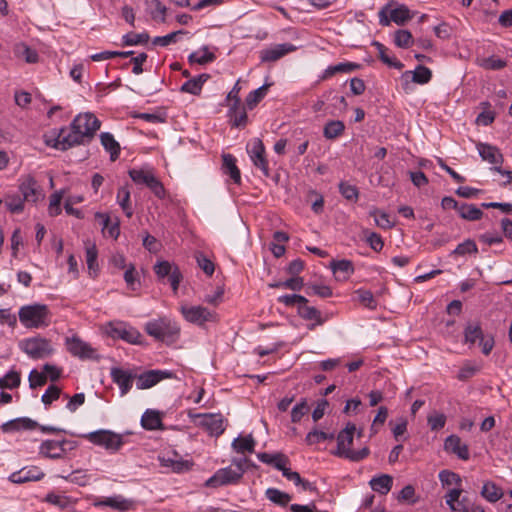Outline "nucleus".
Here are the masks:
<instances>
[{"mask_svg": "<svg viewBox=\"0 0 512 512\" xmlns=\"http://www.w3.org/2000/svg\"><path fill=\"white\" fill-rule=\"evenodd\" d=\"M100 127L101 122L93 113H80L68 128L55 131L54 139L47 140L46 143L55 149L66 151L74 146L90 143Z\"/></svg>", "mask_w": 512, "mask_h": 512, "instance_id": "f257e3e1", "label": "nucleus"}, {"mask_svg": "<svg viewBox=\"0 0 512 512\" xmlns=\"http://www.w3.org/2000/svg\"><path fill=\"white\" fill-rule=\"evenodd\" d=\"M356 431L355 424L348 422L346 427L342 429L337 435V448L333 454L337 457L348 459L352 462H359L369 456L370 450L368 447H363L360 450H353L354 433Z\"/></svg>", "mask_w": 512, "mask_h": 512, "instance_id": "f03ea898", "label": "nucleus"}, {"mask_svg": "<svg viewBox=\"0 0 512 512\" xmlns=\"http://www.w3.org/2000/svg\"><path fill=\"white\" fill-rule=\"evenodd\" d=\"M144 330L156 341L166 345L176 343L180 337V327L177 322L165 316L148 321Z\"/></svg>", "mask_w": 512, "mask_h": 512, "instance_id": "7ed1b4c3", "label": "nucleus"}, {"mask_svg": "<svg viewBox=\"0 0 512 512\" xmlns=\"http://www.w3.org/2000/svg\"><path fill=\"white\" fill-rule=\"evenodd\" d=\"M19 320L26 328H44L50 325L51 313L45 304L22 306L18 312Z\"/></svg>", "mask_w": 512, "mask_h": 512, "instance_id": "20e7f679", "label": "nucleus"}, {"mask_svg": "<svg viewBox=\"0 0 512 512\" xmlns=\"http://www.w3.org/2000/svg\"><path fill=\"white\" fill-rule=\"evenodd\" d=\"M20 348L32 359H44L54 352L50 340L39 336L24 339Z\"/></svg>", "mask_w": 512, "mask_h": 512, "instance_id": "39448f33", "label": "nucleus"}, {"mask_svg": "<svg viewBox=\"0 0 512 512\" xmlns=\"http://www.w3.org/2000/svg\"><path fill=\"white\" fill-rule=\"evenodd\" d=\"M129 176L136 184H143L147 186L159 199H163L165 197V188L161 181L155 177L152 171L144 169H130Z\"/></svg>", "mask_w": 512, "mask_h": 512, "instance_id": "423d86ee", "label": "nucleus"}, {"mask_svg": "<svg viewBox=\"0 0 512 512\" xmlns=\"http://www.w3.org/2000/svg\"><path fill=\"white\" fill-rule=\"evenodd\" d=\"M91 443L103 446L107 450L118 451L123 445V438L120 434L110 430H98L84 435Z\"/></svg>", "mask_w": 512, "mask_h": 512, "instance_id": "0eeeda50", "label": "nucleus"}, {"mask_svg": "<svg viewBox=\"0 0 512 512\" xmlns=\"http://www.w3.org/2000/svg\"><path fill=\"white\" fill-rule=\"evenodd\" d=\"M243 477V470L234 469L231 466L217 470L206 482L205 486L218 488L225 485H235Z\"/></svg>", "mask_w": 512, "mask_h": 512, "instance_id": "6e6552de", "label": "nucleus"}, {"mask_svg": "<svg viewBox=\"0 0 512 512\" xmlns=\"http://www.w3.org/2000/svg\"><path fill=\"white\" fill-rule=\"evenodd\" d=\"M154 272L159 280L168 277V281L174 292L178 290L179 284L182 280V274L177 265H172L170 262L163 260L154 265Z\"/></svg>", "mask_w": 512, "mask_h": 512, "instance_id": "1a4fd4ad", "label": "nucleus"}, {"mask_svg": "<svg viewBox=\"0 0 512 512\" xmlns=\"http://www.w3.org/2000/svg\"><path fill=\"white\" fill-rule=\"evenodd\" d=\"M182 314L187 321L197 325H203L206 322H214L217 318L215 312L203 306L183 307Z\"/></svg>", "mask_w": 512, "mask_h": 512, "instance_id": "9d476101", "label": "nucleus"}, {"mask_svg": "<svg viewBox=\"0 0 512 512\" xmlns=\"http://www.w3.org/2000/svg\"><path fill=\"white\" fill-rule=\"evenodd\" d=\"M67 350L80 359H96V350L77 336L66 339Z\"/></svg>", "mask_w": 512, "mask_h": 512, "instance_id": "9b49d317", "label": "nucleus"}, {"mask_svg": "<svg viewBox=\"0 0 512 512\" xmlns=\"http://www.w3.org/2000/svg\"><path fill=\"white\" fill-rule=\"evenodd\" d=\"M171 371L150 370L137 376L136 386L138 389H148L159 383L163 379L173 378Z\"/></svg>", "mask_w": 512, "mask_h": 512, "instance_id": "f8f14e48", "label": "nucleus"}, {"mask_svg": "<svg viewBox=\"0 0 512 512\" xmlns=\"http://www.w3.org/2000/svg\"><path fill=\"white\" fill-rule=\"evenodd\" d=\"M297 47L291 43L277 44L260 51V60L262 63L275 62L285 55L294 52Z\"/></svg>", "mask_w": 512, "mask_h": 512, "instance_id": "ddd939ff", "label": "nucleus"}, {"mask_svg": "<svg viewBox=\"0 0 512 512\" xmlns=\"http://www.w3.org/2000/svg\"><path fill=\"white\" fill-rule=\"evenodd\" d=\"M109 334L113 338H119L131 344L141 343V333L133 327H126L123 323L110 324Z\"/></svg>", "mask_w": 512, "mask_h": 512, "instance_id": "4468645a", "label": "nucleus"}, {"mask_svg": "<svg viewBox=\"0 0 512 512\" xmlns=\"http://www.w3.org/2000/svg\"><path fill=\"white\" fill-rule=\"evenodd\" d=\"M19 190L22 194V198L26 202L36 203L40 197H43L42 190L37 181L30 175L22 179Z\"/></svg>", "mask_w": 512, "mask_h": 512, "instance_id": "2eb2a0df", "label": "nucleus"}, {"mask_svg": "<svg viewBox=\"0 0 512 512\" xmlns=\"http://www.w3.org/2000/svg\"><path fill=\"white\" fill-rule=\"evenodd\" d=\"M110 376L112 381L118 385L122 396L126 395L131 390L133 380L136 378V375L131 371L118 367L111 368Z\"/></svg>", "mask_w": 512, "mask_h": 512, "instance_id": "dca6fc26", "label": "nucleus"}, {"mask_svg": "<svg viewBox=\"0 0 512 512\" xmlns=\"http://www.w3.org/2000/svg\"><path fill=\"white\" fill-rule=\"evenodd\" d=\"M68 443L69 441L65 439L62 441L45 440L39 447V454L50 459L63 458L66 453L65 445Z\"/></svg>", "mask_w": 512, "mask_h": 512, "instance_id": "f3484780", "label": "nucleus"}, {"mask_svg": "<svg viewBox=\"0 0 512 512\" xmlns=\"http://www.w3.org/2000/svg\"><path fill=\"white\" fill-rule=\"evenodd\" d=\"M45 476L44 472L37 466L23 467L22 469L13 472L9 476V481L15 484H22L31 481L41 480Z\"/></svg>", "mask_w": 512, "mask_h": 512, "instance_id": "a211bd4d", "label": "nucleus"}, {"mask_svg": "<svg viewBox=\"0 0 512 512\" xmlns=\"http://www.w3.org/2000/svg\"><path fill=\"white\" fill-rule=\"evenodd\" d=\"M201 417V425L209 432L211 436H220L225 431L224 418L221 414H197Z\"/></svg>", "mask_w": 512, "mask_h": 512, "instance_id": "6ab92c4d", "label": "nucleus"}, {"mask_svg": "<svg viewBox=\"0 0 512 512\" xmlns=\"http://www.w3.org/2000/svg\"><path fill=\"white\" fill-rule=\"evenodd\" d=\"M431 78L432 71L428 67L423 65H418L413 72L405 71L402 74V79L405 81V85H408L410 81L420 85H424L430 82Z\"/></svg>", "mask_w": 512, "mask_h": 512, "instance_id": "aec40b11", "label": "nucleus"}, {"mask_svg": "<svg viewBox=\"0 0 512 512\" xmlns=\"http://www.w3.org/2000/svg\"><path fill=\"white\" fill-rule=\"evenodd\" d=\"M444 448L457 455L461 460H468L470 457L469 448L466 444H462V441L457 435H450L445 439Z\"/></svg>", "mask_w": 512, "mask_h": 512, "instance_id": "412c9836", "label": "nucleus"}, {"mask_svg": "<svg viewBox=\"0 0 512 512\" xmlns=\"http://www.w3.org/2000/svg\"><path fill=\"white\" fill-rule=\"evenodd\" d=\"M464 344L469 346L475 345L476 342L482 340L484 333L479 321H470L465 325L464 331Z\"/></svg>", "mask_w": 512, "mask_h": 512, "instance_id": "4be33fe9", "label": "nucleus"}, {"mask_svg": "<svg viewBox=\"0 0 512 512\" xmlns=\"http://www.w3.org/2000/svg\"><path fill=\"white\" fill-rule=\"evenodd\" d=\"M96 507H111L118 511H128L132 508L133 502L124 498L121 495L106 497L100 501L95 502Z\"/></svg>", "mask_w": 512, "mask_h": 512, "instance_id": "5701e85b", "label": "nucleus"}, {"mask_svg": "<svg viewBox=\"0 0 512 512\" xmlns=\"http://www.w3.org/2000/svg\"><path fill=\"white\" fill-rule=\"evenodd\" d=\"M222 171L228 175L235 184L241 183V173L236 165V158L232 154L222 155Z\"/></svg>", "mask_w": 512, "mask_h": 512, "instance_id": "b1692460", "label": "nucleus"}, {"mask_svg": "<svg viewBox=\"0 0 512 512\" xmlns=\"http://www.w3.org/2000/svg\"><path fill=\"white\" fill-rule=\"evenodd\" d=\"M38 426L39 424L36 421L28 417H21L4 423L1 426V429L3 432H12L19 430H32L37 428Z\"/></svg>", "mask_w": 512, "mask_h": 512, "instance_id": "393cba45", "label": "nucleus"}, {"mask_svg": "<svg viewBox=\"0 0 512 512\" xmlns=\"http://www.w3.org/2000/svg\"><path fill=\"white\" fill-rule=\"evenodd\" d=\"M477 149L483 160L491 164H502L503 156L496 147L486 143H479Z\"/></svg>", "mask_w": 512, "mask_h": 512, "instance_id": "a878e982", "label": "nucleus"}, {"mask_svg": "<svg viewBox=\"0 0 512 512\" xmlns=\"http://www.w3.org/2000/svg\"><path fill=\"white\" fill-rule=\"evenodd\" d=\"M257 458L265 464L272 465L275 469L281 471L284 465L289 463V458L283 453L270 454L261 452L257 454Z\"/></svg>", "mask_w": 512, "mask_h": 512, "instance_id": "bb28decb", "label": "nucleus"}, {"mask_svg": "<svg viewBox=\"0 0 512 512\" xmlns=\"http://www.w3.org/2000/svg\"><path fill=\"white\" fill-rule=\"evenodd\" d=\"M360 68L361 64L355 62L338 63L336 65L328 66L321 76V79L326 80L337 73H351L353 71L359 70Z\"/></svg>", "mask_w": 512, "mask_h": 512, "instance_id": "cd10ccee", "label": "nucleus"}, {"mask_svg": "<svg viewBox=\"0 0 512 512\" xmlns=\"http://www.w3.org/2000/svg\"><path fill=\"white\" fill-rule=\"evenodd\" d=\"M100 141L104 149L110 153L111 161H116L120 155L121 148L114 136L109 132H103L100 134Z\"/></svg>", "mask_w": 512, "mask_h": 512, "instance_id": "c85d7f7f", "label": "nucleus"}, {"mask_svg": "<svg viewBox=\"0 0 512 512\" xmlns=\"http://www.w3.org/2000/svg\"><path fill=\"white\" fill-rule=\"evenodd\" d=\"M297 311L301 318L309 321H315L314 324L309 326L310 330H313L316 325H322L325 321L321 316V312L315 307L308 305H299Z\"/></svg>", "mask_w": 512, "mask_h": 512, "instance_id": "c756f323", "label": "nucleus"}, {"mask_svg": "<svg viewBox=\"0 0 512 512\" xmlns=\"http://www.w3.org/2000/svg\"><path fill=\"white\" fill-rule=\"evenodd\" d=\"M370 486L375 492L386 495L390 492L393 485V478L388 474L374 477L370 480Z\"/></svg>", "mask_w": 512, "mask_h": 512, "instance_id": "7c9ffc66", "label": "nucleus"}, {"mask_svg": "<svg viewBox=\"0 0 512 512\" xmlns=\"http://www.w3.org/2000/svg\"><path fill=\"white\" fill-rule=\"evenodd\" d=\"M372 45L377 49L378 57L384 64L397 70H401L404 67L402 62L388 55V48L385 45L378 41H374Z\"/></svg>", "mask_w": 512, "mask_h": 512, "instance_id": "2f4dec72", "label": "nucleus"}, {"mask_svg": "<svg viewBox=\"0 0 512 512\" xmlns=\"http://www.w3.org/2000/svg\"><path fill=\"white\" fill-rule=\"evenodd\" d=\"M481 496L491 503H495L503 497V491L493 481H486L480 492Z\"/></svg>", "mask_w": 512, "mask_h": 512, "instance_id": "473e14b6", "label": "nucleus"}, {"mask_svg": "<svg viewBox=\"0 0 512 512\" xmlns=\"http://www.w3.org/2000/svg\"><path fill=\"white\" fill-rule=\"evenodd\" d=\"M141 425L146 430H156L162 428V419L158 411L146 410L141 418Z\"/></svg>", "mask_w": 512, "mask_h": 512, "instance_id": "72a5a7b5", "label": "nucleus"}, {"mask_svg": "<svg viewBox=\"0 0 512 512\" xmlns=\"http://www.w3.org/2000/svg\"><path fill=\"white\" fill-rule=\"evenodd\" d=\"M458 214L468 221H477L483 217V211L474 204L460 203Z\"/></svg>", "mask_w": 512, "mask_h": 512, "instance_id": "f704fd0d", "label": "nucleus"}, {"mask_svg": "<svg viewBox=\"0 0 512 512\" xmlns=\"http://www.w3.org/2000/svg\"><path fill=\"white\" fill-rule=\"evenodd\" d=\"M345 125L340 120L328 121L323 128V135L326 139L333 140L344 133Z\"/></svg>", "mask_w": 512, "mask_h": 512, "instance_id": "c9c22d12", "label": "nucleus"}, {"mask_svg": "<svg viewBox=\"0 0 512 512\" xmlns=\"http://www.w3.org/2000/svg\"><path fill=\"white\" fill-rule=\"evenodd\" d=\"M265 496L268 500L281 507H286L292 499V496L290 494L283 492L277 488H268L265 491Z\"/></svg>", "mask_w": 512, "mask_h": 512, "instance_id": "e433bc0d", "label": "nucleus"}, {"mask_svg": "<svg viewBox=\"0 0 512 512\" xmlns=\"http://www.w3.org/2000/svg\"><path fill=\"white\" fill-rule=\"evenodd\" d=\"M255 440L251 434L245 436V437H237L232 442L233 449L238 453H253L255 448Z\"/></svg>", "mask_w": 512, "mask_h": 512, "instance_id": "4c0bfd02", "label": "nucleus"}, {"mask_svg": "<svg viewBox=\"0 0 512 512\" xmlns=\"http://www.w3.org/2000/svg\"><path fill=\"white\" fill-rule=\"evenodd\" d=\"M330 268L334 274L343 273V280H346L354 272L353 263L350 260H333L330 263Z\"/></svg>", "mask_w": 512, "mask_h": 512, "instance_id": "58836bf2", "label": "nucleus"}, {"mask_svg": "<svg viewBox=\"0 0 512 512\" xmlns=\"http://www.w3.org/2000/svg\"><path fill=\"white\" fill-rule=\"evenodd\" d=\"M14 54L18 58H23L27 63H36L38 61V53L35 49L30 48L26 44H17L14 48Z\"/></svg>", "mask_w": 512, "mask_h": 512, "instance_id": "ea45409f", "label": "nucleus"}, {"mask_svg": "<svg viewBox=\"0 0 512 512\" xmlns=\"http://www.w3.org/2000/svg\"><path fill=\"white\" fill-rule=\"evenodd\" d=\"M369 216L372 217L375 224L382 229L388 230L394 226V222L390 219L389 214L377 208L370 210Z\"/></svg>", "mask_w": 512, "mask_h": 512, "instance_id": "a19ab883", "label": "nucleus"}, {"mask_svg": "<svg viewBox=\"0 0 512 512\" xmlns=\"http://www.w3.org/2000/svg\"><path fill=\"white\" fill-rule=\"evenodd\" d=\"M202 54L199 52H193L189 55L188 60L191 64H200L205 65L207 63L213 62L216 59L214 53L209 52L208 47L204 46L201 49Z\"/></svg>", "mask_w": 512, "mask_h": 512, "instance_id": "79ce46f5", "label": "nucleus"}, {"mask_svg": "<svg viewBox=\"0 0 512 512\" xmlns=\"http://www.w3.org/2000/svg\"><path fill=\"white\" fill-rule=\"evenodd\" d=\"M147 3L153 7L150 12L151 18L155 21L165 23L167 7L160 0H150Z\"/></svg>", "mask_w": 512, "mask_h": 512, "instance_id": "37998d69", "label": "nucleus"}, {"mask_svg": "<svg viewBox=\"0 0 512 512\" xmlns=\"http://www.w3.org/2000/svg\"><path fill=\"white\" fill-rule=\"evenodd\" d=\"M271 84H264L258 89L251 91L246 97V105L249 109H253L266 95Z\"/></svg>", "mask_w": 512, "mask_h": 512, "instance_id": "c03bdc74", "label": "nucleus"}, {"mask_svg": "<svg viewBox=\"0 0 512 512\" xmlns=\"http://www.w3.org/2000/svg\"><path fill=\"white\" fill-rule=\"evenodd\" d=\"M150 37L146 32L143 33H134L130 32L125 34L122 37V42L124 46H135L139 44H147Z\"/></svg>", "mask_w": 512, "mask_h": 512, "instance_id": "a18cd8bd", "label": "nucleus"}, {"mask_svg": "<svg viewBox=\"0 0 512 512\" xmlns=\"http://www.w3.org/2000/svg\"><path fill=\"white\" fill-rule=\"evenodd\" d=\"M117 200L127 217L133 215V210L130 206V191L126 187H120L117 192Z\"/></svg>", "mask_w": 512, "mask_h": 512, "instance_id": "49530a36", "label": "nucleus"}, {"mask_svg": "<svg viewBox=\"0 0 512 512\" xmlns=\"http://www.w3.org/2000/svg\"><path fill=\"white\" fill-rule=\"evenodd\" d=\"M21 383L20 373L14 370L9 371L4 377L0 378L1 389H14Z\"/></svg>", "mask_w": 512, "mask_h": 512, "instance_id": "de8ad7c7", "label": "nucleus"}, {"mask_svg": "<svg viewBox=\"0 0 512 512\" xmlns=\"http://www.w3.org/2000/svg\"><path fill=\"white\" fill-rule=\"evenodd\" d=\"M334 438V433H326L315 428L306 435L305 441L308 445H313L325 440H333Z\"/></svg>", "mask_w": 512, "mask_h": 512, "instance_id": "09e8293b", "label": "nucleus"}, {"mask_svg": "<svg viewBox=\"0 0 512 512\" xmlns=\"http://www.w3.org/2000/svg\"><path fill=\"white\" fill-rule=\"evenodd\" d=\"M339 192L348 201L357 202L359 198L358 188L345 181L339 183Z\"/></svg>", "mask_w": 512, "mask_h": 512, "instance_id": "8fccbe9b", "label": "nucleus"}, {"mask_svg": "<svg viewBox=\"0 0 512 512\" xmlns=\"http://www.w3.org/2000/svg\"><path fill=\"white\" fill-rule=\"evenodd\" d=\"M413 42V36L408 30L400 29L394 34V43L400 48H408Z\"/></svg>", "mask_w": 512, "mask_h": 512, "instance_id": "3c124183", "label": "nucleus"}, {"mask_svg": "<svg viewBox=\"0 0 512 512\" xmlns=\"http://www.w3.org/2000/svg\"><path fill=\"white\" fill-rule=\"evenodd\" d=\"M479 65L487 70H501L507 66V62L503 59L490 56L480 60Z\"/></svg>", "mask_w": 512, "mask_h": 512, "instance_id": "603ef678", "label": "nucleus"}, {"mask_svg": "<svg viewBox=\"0 0 512 512\" xmlns=\"http://www.w3.org/2000/svg\"><path fill=\"white\" fill-rule=\"evenodd\" d=\"M187 33L188 32L185 30L174 31L165 36H157V37L153 38L152 43H153V45H159V46L165 47V46L170 45L171 43H176L177 37L179 35H186Z\"/></svg>", "mask_w": 512, "mask_h": 512, "instance_id": "864d4df0", "label": "nucleus"}, {"mask_svg": "<svg viewBox=\"0 0 512 512\" xmlns=\"http://www.w3.org/2000/svg\"><path fill=\"white\" fill-rule=\"evenodd\" d=\"M390 17L393 22L398 25H403L411 18L409 9L402 5L390 11Z\"/></svg>", "mask_w": 512, "mask_h": 512, "instance_id": "5fc2aeb1", "label": "nucleus"}, {"mask_svg": "<svg viewBox=\"0 0 512 512\" xmlns=\"http://www.w3.org/2000/svg\"><path fill=\"white\" fill-rule=\"evenodd\" d=\"M63 190L56 191L50 196L48 213L50 216L55 217L61 213V200L63 198Z\"/></svg>", "mask_w": 512, "mask_h": 512, "instance_id": "6e6d98bb", "label": "nucleus"}, {"mask_svg": "<svg viewBox=\"0 0 512 512\" xmlns=\"http://www.w3.org/2000/svg\"><path fill=\"white\" fill-rule=\"evenodd\" d=\"M195 258L198 266L204 271L207 276H212L215 271L214 263L202 252H197Z\"/></svg>", "mask_w": 512, "mask_h": 512, "instance_id": "4d7b16f0", "label": "nucleus"}, {"mask_svg": "<svg viewBox=\"0 0 512 512\" xmlns=\"http://www.w3.org/2000/svg\"><path fill=\"white\" fill-rule=\"evenodd\" d=\"M388 417V409L385 406H381L378 409V412L373 420L370 431L371 435H375L378 433L379 428L385 423Z\"/></svg>", "mask_w": 512, "mask_h": 512, "instance_id": "13d9d810", "label": "nucleus"}, {"mask_svg": "<svg viewBox=\"0 0 512 512\" xmlns=\"http://www.w3.org/2000/svg\"><path fill=\"white\" fill-rule=\"evenodd\" d=\"M478 248L476 243L472 239H467L463 243L457 245V247L453 250L452 254L455 255H466L471 253H477Z\"/></svg>", "mask_w": 512, "mask_h": 512, "instance_id": "bf43d9fd", "label": "nucleus"}, {"mask_svg": "<svg viewBox=\"0 0 512 512\" xmlns=\"http://www.w3.org/2000/svg\"><path fill=\"white\" fill-rule=\"evenodd\" d=\"M24 199L18 195L8 196L5 204L11 213H21L24 210Z\"/></svg>", "mask_w": 512, "mask_h": 512, "instance_id": "052dcab7", "label": "nucleus"}, {"mask_svg": "<svg viewBox=\"0 0 512 512\" xmlns=\"http://www.w3.org/2000/svg\"><path fill=\"white\" fill-rule=\"evenodd\" d=\"M439 479L443 485H448V486L453 485V484L456 486H461V482H462L460 476L457 473L449 471V470H442L439 473Z\"/></svg>", "mask_w": 512, "mask_h": 512, "instance_id": "680f3d73", "label": "nucleus"}, {"mask_svg": "<svg viewBox=\"0 0 512 512\" xmlns=\"http://www.w3.org/2000/svg\"><path fill=\"white\" fill-rule=\"evenodd\" d=\"M359 296V301L367 308L375 310L377 308V301L374 299L373 293L369 290L359 289L356 292Z\"/></svg>", "mask_w": 512, "mask_h": 512, "instance_id": "e2e57ef3", "label": "nucleus"}, {"mask_svg": "<svg viewBox=\"0 0 512 512\" xmlns=\"http://www.w3.org/2000/svg\"><path fill=\"white\" fill-rule=\"evenodd\" d=\"M229 116L232 120V125L235 127H244L247 124L248 116L245 108L240 105V108L236 111L229 112Z\"/></svg>", "mask_w": 512, "mask_h": 512, "instance_id": "0e129e2a", "label": "nucleus"}, {"mask_svg": "<svg viewBox=\"0 0 512 512\" xmlns=\"http://www.w3.org/2000/svg\"><path fill=\"white\" fill-rule=\"evenodd\" d=\"M309 411L306 399H302L300 403L296 404L291 411V421L297 423Z\"/></svg>", "mask_w": 512, "mask_h": 512, "instance_id": "69168bd1", "label": "nucleus"}, {"mask_svg": "<svg viewBox=\"0 0 512 512\" xmlns=\"http://www.w3.org/2000/svg\"><path fill=\"white\" fill-rule=\"evenodd\" d=\"M428 425L432 431L442 429L446 424V416L443 413H435L427 418Z\"/></svg>", "mask_w": 512, "mask_h": 512, "instance_id": "338daca9", "label": "nucleus"}, {"mask_svg": "<svg viewBox=\"0 0 512 512\" xmlns=\"http://www.w3.org/2000/svg\"><path fill=\"white\" fill-rule=\"evenodd\" d=\"M61 395V389L55 385H50L42 395V402L45 405H50L53 401L57 400Z\"/></svg>", "mask_w": 512, "mask_h": 512, "instance_id": "774afa93", "label": "nucleus"}]
</instances>
